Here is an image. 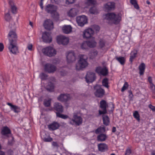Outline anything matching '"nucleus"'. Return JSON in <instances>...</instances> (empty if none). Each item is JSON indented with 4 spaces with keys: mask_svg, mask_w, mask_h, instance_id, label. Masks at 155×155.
I'll use <instances>...</instances> for the list:
<instances>
[{
    "mask_svg": "<svg viewBox=\"0 0 155 155\" xmlns=\"http://www.w3.org/2000/svg\"><path fill=\"white\" fill-rule=\"evenodd\" d=\"M8 38L9 41L8 48L10 52L13 54H16L18 52L17 47V36L14 31H10Z\"/></svg>",
    "mask_w": 155,
    "mask_h": 155,
    "instance_id": "obj_1",
    "label": "nucleus"
},
{
    "mask_svg": "<svg viewBox=\"0 0 155 155\" xmlns=\"http://www.w3.org/2000/svg\"><path fill=\"white\" fill-rule=\"evenodd\" d=\"M87 57L84 55H81L76 65V69L79 71L87 67L88 65Z\"/></svg>",
    "mask_w": 155,
    "mask_h": 155,
    "instance_id": "obj_2",
    "label": "nucleus"
},
{
    "mask_svg": "<svg viewBox=\"0 0 155 155\" xmlns=\"http://www.w3.org/2000/svg\"><path fill=\"white\" fill-rule=\"evenodd\" d=\"M105 15V19L114 24L119 23L121 19V17L119 14H116L114 13H108Z\"/></svg>",
    "mask_w": 155,
    "mask_h": 155,
    "instance_id": "obj_3",
    "label": "nucleus"
},
{
    "mask_svg": "<svg viewBox=\"0 0 155 155\" xmlns=\"http://www.w3.org/2000/svg\"><path fill=\"white\" fill-rule=\"evenodd\" d=\"M94 94L97 97L101 98L105 93L104 90L101 88V85L97 84L94 87Z\"/></svg>",
    "mask_w": 155,
    "mask_h": 155,
    "instance_id": "obj_4",
    "label": "nucleus"
},
{
    "mask_svg": "<svg viewBox=\"0 0 155 155\" xmlns=\"http://www.w3.org/2000/svg\"><path fill=\"white\" fill-rule=\"evenodd\" d=\"M70 119L69 123L72 125L79 126L82 123V119L81 117L76 114L73 115L72 119L70 118Z\"/></svg>",
    "mask_w": 155,
    "mask_h": 155,
    "instance_id": "obj_5",
    "label": "nucleus"
},
{
    "mask_svg": "<svg viewBox=\"0 0 155 155\" xmlns=\"http://www.w3.org/2000/svg\"><path fill=\"white\" fill-rule=\"evenodd\" d=\"M42 53L49 57L54 56L56 54V51L51 47H48L42 49Z\"/></svg>",
    "mask_w": 155,
    "mask_h": 155,
    "instance_id": "obj_6",
    "label": "nucleus"
},
{
    "mask_svg": "<svg viewBox=\"0 0 155 155\" xmlns=\"http://www.w3.org/2000/svg\"><path fill=\"white\" fill-rule=\"evenodd\" d=\"M76 20L78 25L81 27L83 26L87 22V18L84 15L77 17Z\"/></svg>",
    "mask_w": 155,
    "mask_h": 155,
    "instance_id": "obj_7",
    "label": "nucleus"
},
{
    "mask_svg": "<svg viewBox=\"0 0 155 155\" xmlns=\"http://www.w3.org/2000/svg\"><path fill=\"white\" fill-rule=\"evenodd\" d=\"M45 71L49 73H54L56 70V67L51 64H46L44 67Z\"/></svg>",
    "mask_w": 155,
    "mask_h": 155,
    "instance_id": "obj_8",
    "label": "nucleus"
},
{
    "mask_svg": "<svg viewBox=\"0 0 155 155\" xmlns=\"http://www.w3.org/2000/svg\"><path fill=\"white\" fill-rule=\"evenodd\" d=\"M96 76L94 72H88L85 77V79L87 83H92L96 79Z\"/></svg>",
    "mask_w": 155,
    "mask_h": 155,
    "instance_id": "obj_9",
    "label": "nucleus"
},
{
    "mask_svg": "<svg viewBox=\"0 0 155 155\" xmlns=\"http://www.w3.org/2000/svg\"><path fill=\"white\" fill-rule=\"evenodd\" d=\"M52 110L55 112L56 114L58 113H63L64 111L63 107L62 104L57 102L54 103Z\"/></svg>",
    "mask_w": 155,
    "mask_h": 155,
    "instance_id": "obj_10",
    "label": "nucleus"
},
{
    "mask_svg": "<svg viewBox=\"0 0 155 155\" xmlns=\"http://www.w3.org/2000/svg\"><path fill=\"white\" fill-rule=\"evenodd\" d=\"M108 107L106 101L104 100H101L100 102V107L103 110H99L100 115L104 114L107 113V108Z\"/></svg>",
    "mask_w": 155,
    "mask_h": 155,
    "instance_id": "obj_11",
    "label": "nucleus"
},
{
    "mask_svg": "<svg viewBox=\"0 0 155 155\" xmlns=\"http://www.w3.org/2000/svg\"><path fill=\"white\" fill-rule=\"evenodd\" d=\"M57 41L59 44L65 45L68 43L69 40L68 38L64 36L59 35L57 37Z\"/></svg>",
    "mask_w": 155,
    "mask_h": 155,
    "instance_id": "obj_12",
    "label": "nucleus"
},
{
    "mask_svg": "<svg viewBox=\"0 0 155 155\" xmlns=\"http://www.w3.org/2000/svg\"><path fill=\"white\" fill-rule=\"evenodd\" d=\"M94 33V31L92 28H88L83 31V37L84 38L87 39L90 38L92 36Z\"/></svg>",
    "mask_w": 155,
    "mask_h": 155,
    "instance_id": "obj_13",
    "label": "nucleus"
},
{
    "mask_svg": "<svg viewBox=\"0 0 155 155\" xmlns=\"http://www.w3.org/2000/svg\"><path fill=\"white\" fill-rule=\"evenodd\" d=\"M51 33L47 31H45L42 33V38L43 41L47 43H50L52 41V38Z\"/></svg>",
    "mask_w": 155,
    "mask_h": 155,
    "instance_id": "obj_14",
    "label": "nucleus"
},
{
    "mask_svg": "<svg viewBox=\"0 0 155 155\" xmlns=\"http://www.w3.org/2000/svg\"><path fill=\"white\" fill-rule=\"evenodd\" d=\"M67 60L68 63L74 62L76 59L75 54L73 51H70L68 53L66 56Z\"/></svg>",
    "mask_w": 155,
    "mask_h": 155,
    "instance_id": "obj_15",
    "label": "nucleus"
},
{
    "mask_svg": "<svg viewBox=\"0 0 155 155\" xmlns=\"http://www.w3.org/2000/svg\"><path fill=\"white\" fill-rule=\"evenodd\" d=\"M43 26L47 30H50L54 28L53 23L50 19L46 20L43 24Z\"/></svg>",
    "mask_w": 155,
    "mask_h": 155,
    "instance_id": "obj_16",
    "label": "nucleus"
},
{
    "mask_svg": "<svg viewBox=\"0 0 155 155\" xmlns=\"http://www.w3.org/2000/svg\"><path fill=\"white\" fill-rule=\"evenodd\" d=\"M96 71L99 74L105 76L108 73V69L106 67L102 68L101 67H98L96 68Z\"/></svg>",
    "mask_w": 155,
    "mask_h": 155,
    "instance_id": "obj_17",
    "label": "nucleus"
},
{
    "mask_svg": "<svg viewBox=\"0 0 155 155\" xmlns=\"http://www.w3.org/2000/svg\"><path fill=\"white\" fill-rule=\"evenodd\" d=\"M57 99L61 102H66L70 99V95L68 94H61L58 97Z\"/></svg>",
    "mask_w": 155,
    "mask_h": 155,
    "instance_id": "obj_18",
    "label": "nucleus"
},
{
    "mask_svg": "<svg viewBox=\"0 0 155 155\" xmlns=\"http://www.w3.org/2000/svg\"><path fill=\"white\" fill-rule=\"evenodd\" d=\"M59 124L56 122H54L51 124L48 125V127L50 130H54L60 127Z\"/></svg>",
    "mask_w": 155,
    "mask_h": 155,
    "instance_id": "obj_19",
    "label": "nucleus"
},
{
    "mask_svg": "<svg viewBox=\"0 0 155 155\" xmlns=\"http://www.w3.org/2000/svg\"><path fill=\"white\" fill-rule=\"evenodd\" d=\"M78 11L76 8H71L68 13V16L71 17H74L77 15Z\"/></svg>",
    "mask_w": 155,
    "mask_h": 155,
    "instance_id": "obj_20",
    "label": "nucleus"
},
{
    "mask_svg": "<svg viewBox=\"0 0 155 155\" xmlns=\"http://www.w3.org/2000/svg\"><path fill=\"white\" fill-rule=\"evenodd\" d=\"M9 4L10 6L12 13L14 14H16L17 12V8L14 2L12 1H9Z\"/></svg>",
    "mask_w": 155,
    "mask_h": 155,
    "instance_id": "obj_21",
    "label": "nucleus"
},
{
    "mask_svg": "<svg viewBox=\"0 0 155 155\" xmlns=\"http://www.w3.org/2000/svg\"><path fill=\"white\" fill-rule=\"evenodd\" d=\"M99 150L101 152H104L108 150L107 145L105 143H100L98 145Z\"/></svg>",
    "mask_w": 155,
    "mask_h": 155,
    "instance_id": "obj_22",
    "label": "nucleus"
},
{
    "mask_svg": "<svg viewBox=\"0 0 155 155\" xmlns=\"http://www.w3.org/2000/svg\"><path fill=\"white\" fill-rule=\"evenodd\" d=\"M72 28L70 25H65L62 28L63 31L65 34H68L71 31Z\"/></svg>",
    "mask_w": 155,
    "mask_h": 155,
    "instance_id": "obj_23",
    "label": "nucleus"
},
{
    "mask_svg": "<svg viewBox=\"0 0 155 155\" xmlns=\"http://www.w3.org/2000/svg\"><path fill=\"white\" fill-rule=\"evenodd\" d=\"M107 137L106 134H101L97 137V140L98 141H105Z\"/></svg>",
    "mask_w": 155,
    "mask_h": 155,
    "instance_id": "obj_24",
    "label": "nucleus"
},
{
    "mask_svg": "<svg viewBox=\"0 0 155 155\" xmlns=\"http://www.w3.org/2000/svg\"><path fill=\"white\" fill-rule=\"evenodd\" d=\"M137 51L134 50L132 51L130 54L129 61L131 63H132L133 60L137 57Z\"/></svg>",
    "mask_w": 155,
    "mask_h": 155,
    "instance_id": "obj_25",
    "label": "nucleus"
},
{
    "mask_svg": "<svg viewBox=\"0 0 155 155\" xmlns=\"http://www.w3.org/2000/svg\"><path fill=\"white\" fill-rule=\"evenodd\" d=\"M54 84L51 82H48V85L45 87V88L47 91L49 92L53 91H54Z\"/></svg>",
    "mask_w": 155,
    "mask_h": 155,
    "instance_id": "obj_26",
    "label": "nucleus"
},
{
    "mask_svg": "<svg viewBox=\"0 0 155 155\" xmlns=\"http://www.w3.org/2000/svg\"><path fill=\"white\" fill-rule=\"evenodd\" d=\"M1 133L3 135H6L7 134H10L11 131L6 126L3 127L1 131Z\"/></svg>",
    "mask_w": 155,
    "mask_h": 155,
    "instance_id": "obj_27",
    "label": "nucleus"
},
{
    "mask_svg": "<svg viewBox=\"0 0 155 155\" xmlns=\"http://www.w3.org/2000/svg\"><path fill=\"white\" fill-rule=\"evenodd\" d=\"M53 5L51 4L48 5L45 8V10L48 13H50L51 14L52 13L54 10H53Z\"/></svg>",
    "mask_w": 155,
    "mask_h": 155,
    "instance_id": "obj_28",
    "label": "nucleus"
},
{
    "mask_svg": "<svg viewBox=\"0 0 155 155\" xmlns=\"http://www.w3.org/2000/svg\"><path fill=\"white\" fill-rule=\"evenodd\" d=\"M103 124L105 126H108L110 123V118L107 115H104L103 117Z\"/></svg>",
    "mask_w": 155,
    "mask_h": 155,
    "instance_id": "obj_29",
    "label": "nucleus"
},
{
    "mask_svg": "<svg viewBox=\"0 0 155 155\" xmlns=\"http://www.w3.org/2000/svg\"><path fill=\"white\" fill-rule=\"evenodd\" d=\"M114 2H109L105 5V8L108 10H110L114 8Z\"/></svg>",
    "mask_w": 155,
    "mask_h": 155,
    "instance_id": "obj_30",
    "label": "nucleus"
},
{
    "mask_svg": "<svg viewBox=\"0 0 155 155\" xmlns=\"http://www.w3.org/2000/svg\"><path fill=\"white\" fill-rule=\"evenodd\" d=\"M115 59L117 60L121 64L124 65L126 59L124 57L116 56Z\"/></svg>",
    "mask_w": 155,
    "mask_h": 155,
    "instance_id": "obj_31",
    "label": "nucleus"
},
{
    "mask_svg": "<svg viewBox=\"0 0 155 155\" xmlns=\"http://www.w3.org/2000/svg\"><path fill=\"white\" fill-rule=\"evenodd\" d=\"M145 68V65L144 63H142L139 65V68L140 70L139 74L140 75H142L143 74Z\"/></svg>",
    "mask_w": 155,
    "mask_h": 155,
    "instance_id": "obj_32",
    "label": "nucleus"
},
{
    "mask_svg": "<svg viewBox=\"0 0 155 155\" xmlns=\"http://www.w3.org/2000/svg\"><path fill=\"white\" fill-rule=\"evenodd\" d=\"M105 131V127L104 126L100 127L95 130V133L97 134L99 133L104 132Z\"/></svg>",
    "mask_w": 155,
    "mask_h": 155,
    "instance_id": "obj_33",
    "label": "nucleus"
},
{
    "mask_svg": "<svg viewBox=\"0 0 155 155\" xmlns=\"http://www.w3.org/2000/svg\"><path fill=\"white\" fill-rule=\"evenodd\" d=\"M106 43V41L105 40L103 39H101L99 42V47L101 48L104 47Z\"/></svg>",
    "mask_w": 155,
    "mask_h": 155,
    "instance_id": "obj_34",
    "label": "nucleus"
},
{
    "mask_svg": "<svg viewBox=\"0 0 155 155\" xmlns=\"http://www.w3.org/2000/svg\"><path fill=\"white\" fill-rule=\"evenodd\" d=\"M130 2L132 5H134L136 9H139V7L136 0H130Z\"/></svg>",
    "mask_w": 155,
    "mask_h": 155,
    "instance_id": "obj_35",
    "label": "nucleus"
},
{
    "mask_svg": "<svg viewBox=\"0 0 155 155\" xmlns=\"http://www.w3.org/2000/svg\"><path fill=\"white\" fill-rule=\"evenodd\" d=\"M88 46L90 48H94L95 47L96 45V43L93 41H87Z\"/></svg>",
    "mask_w": 155,
    "mask_h": 155,
    "instance_id": "obj_36",
    "label": "nucleus"
},
{
    "mask_svg": "<svg viewBox=\"0 0 155 155\" xmlns=\"http://www.w3.org/2000/svg\"><path fill=\"white\" fill-rule=\"evenodd\" d=\"M62 113H57L56 116L62 119H65L69 117L68 116L66 115L61 114Z\"/></svg>",
    "mask_w": 155,
    "mask_h": 155,
    "instance_id": "obj_37",
    "label": "nucleus"
},
{
    "mask_svg": "<svg viewBox=\"0 0 155 155\" xmlns=\"http://www.w3.org/2000/svg\"><path fill=\"white\" fill-rule=\"evenodd\" d=\"M51 16L55 20H58L59 18V15L58 13L54 10L51 14Z\"/></svg>",
    "mask_w": 155,
    "mask_h": 155,
    "instance_id": "obj_38",
    "label": "nucleus"
},
{
    "mask_svg": "<svg viewBox=\"0 0 155 155\" xmlns=\"http://www.w3.org/2000/svg\"><path fill=\"white\" fill-rule=\"evenodd\" d=\"M11 110L16 113H18L20 112L21 110L20 107L15 105L12 107Z\"/></svg>",
    "mask_w": 155,
    "mask_h": 155,
    "instance_id": "obj_39",
    "label": "nucleus"
},
{
    "mask_svg": "<svg viewBox=\"0 0 155 155\" xmlns=\"http://www.w3.org/2000/svg\"><path fill=\"white\" fill-rule=\"evenodd\" d=\"M89 12L92 14H97L98 13L97 10L94 6L91 8L89 10Z\"/></svg>",
    "mask_w": 155,
    "mask_h": 155,
    "instance_id": "obj_40",
    "label": "nucleus"
},
{
    "mask_svg": "<svg viewBox=\"0 0 155 155\" xmlns=\"http://www.w3.org/2000/svg\"><path fill=\"white\" fill-rule=\"evenodd\" d=\"M108 81L107 78H106L103 79L102 81V85L104 86L107 87H108Z\"/></svg>",
    "mask_w": 155,
    "mask_h": 155,
    "instance_id": "obj_41",
    "label": "nucleus"
},
{
    "mask_svg": "<svg viewBox=\"0 0 155 155\" xmlns=\"http://www.w3.org/2000/svg\"><path fill=\"white\" fill-rule=\"evenodd\" d=\"M133 116L138 121L140 120V115L138 112L137 111H135L133 114Z\"/></svg>",
    "mask_w": 155,
    "mask_h": 155,
    "instance_id": "obj_42",
    "label": "nucleus"
},
{
    "mask_svg": "<svg viewBox=\"0 0 155 155\" xmlns=\"http://www.w3.org/2000/svg\"><path fill=\"white\" fill-rule=\"evenodd\" d=\"M40 77L42 80H45L47 79L48 75L44 73H41L40 74Z\"/></svg>",
    "mask_w": 155,
    "mask_h": 155,
    "instance_id": "obj_43",
    "label": "nucleus"
},
{
    "mask_svg": "<svg viewBox=\"0 0 155 155\" xmlns=\"http://www.w3.org/2000/svg\"><path fill=\"white\" fill-rule=\"evenodd\" d=\"M88 47L87 41H84L81 44V47L82 49H86Z\"/></svg>",
    "mask_w": 155,
    "mask_h": 155,
    "instance_id": "obj_44",
    "label": "nucleus"
},
{
    "mask_svg": "<svg viewBox=\"0 0 155 155\" xmlns=\"http://www.w3.org/2000/svg\"><path fill=\"white\" fill-rule=\"evenodd\" d=\"M43 140L45 142H51L52 140V138L50 136H48L47 137H45L44 136L41 137Z\"/></svg>",
    "mask_w": 155,
    "mask_h": 155,
    "instance_id": "obj_45",
    "label": "nucleus"
},
{
    "mask_svg": "<svg viewBox=\"0 0 155 155\" xmlns=\"http://www.w3.org/2000/svg\"><path fill=\"white\" fill-rule=\"evenodd\" d=\"M51 100L49 99L48 100H45L44 102V104L45 106L48 107L51 105Z\"/></svg>",
    "mask_w": 155,
    "mask_h": 155,
    "instance_id": "obj_46",
    "label": "nucleus"
},
{
    "mask_svg": "<svg viewBox=\"0 0 155 155\" xmlns=\"http://www.w3.org/2000/svg\"><path fill=\"white\" fill-rule=\"evenodd\" d=\"M96 2L95 0H87V4L88 5H94L95 4Z\"/></svg>",
    "mask_w": 155,
    "mask_h": 155,
    "instance_id": "obj_47",
    "label": "nucleus"
},
{
    "mask_svg": "<svg viewBox=\"0 0 155 155\" xmlns=\"http://www.w3.org/2000/svg\"><path fill=\"white\" fill-rule=\"evenodd\" d=\"M5 18L7 21H9L11 19V17L9 13H6L5 15Z\"/></svg>",
    "mask_w": 155,
    "mask_h": 155,
    "instance_id": "obj_48",
    "label": "nucleus"
},
{
    "mask_svg": "<svg viewBox=\"0 0 155 155\" xmlns=\"http://www.w3.org/2000/svg\"><path fill=\"white\" fill-rule=\"evenodd\" d=\"M128 83L127 82H125L124 84L122 87L121 91L122 92H123L125 90H126L128 88Z\"/></svg>",
    "mask_w": 155,
    "mask_h": 155,
    "instance_id": "obj_49",
    "label": "nucleus"
},
{
    "mask_svg": "<svg viewBox=\"0 0 155 155\" xmlns=\"http://www.w3.org/2000/svg\"><path fill=\"white\" fill-rule=\"evenodd\" d=\"M93 30L96 31L97 32L100 29L99 27L97 25H94L92 26Z\"/></svg>",
    "mask_w": 155,
    "mask_h": 155,
    "instance_id": "obj_50",
    "label": "nucleus"
},
{
    "mask_svg": "<svg viewBox=\"0 0 155 155\" xmlns=\"http://www.w3.org/2000/svg\"><path fill=\"white\" fill-rule=\"evenodd\" d=\"M51 2L53 4H59L61 2L60 0H51Z\"/></svg>",
    "mask_w": 155,
    "mask_h": 155,
    "instance_id": "obj_51",
    "label": "nucleus"
},
{
    "mask_svg": "<svg viewBox=\"0 0 155 155\" xmlns=\"http://www.w3.org/2000/svg\"><path fill=\"white\" fill-rule=\"evenodd\" d=\"M150 88L152 91H154L155 90V86L153 84H150Z\"/></svg>",
    "mask_w": 155,
    "mask_h": 155,
    "instance_id": "obj_52",
    "label": "nucleus"
},
{
    "mask_svg": "<svg viewBox=\"0 0 155 155\" xmlns=\"http://www.w3.org/2000/svg\"><path fill=\"white\" fill-rule=\"evenodd\" d=\"M131 153V149L129 148H127L126 150V152L125 155H128Z\"/></svg>",
    "mask_w": 155,
    "mask_h": 155,
    "instance_id": "obj_53",
    "label": "nucleus"
},
{
    "mask_svg": "<svg viewBox=\"0 0 155 155\" xmlns=\"http://www.w3.org/2000/svg\"><path fill=\"white\" fill-rule=\"evenodd\" d=\"M148 107L153 112L155 111V107L152 105L151 104H150L148 105Z\"/></svg>",
    "mask_w": 155,
    "mask_h": 155,
    "instance_id": "obj_54",
    "label": "nucleus"
},
{
    "mask_svg": "<svg viewBox=\"0 0 155 155\" xmlns=\"http://www.w3.org/2000/svg\"><path fill=\"white\" fill-rule=\"evenodd\" d=\"M74 2V0H66V3L68 4H72Z\"/></svg>",
    "mask_w": 155,
    "mask_h": 155,
    "instance_id": "obj_55",
    "label": "nucleus"
},
{
    "mask_svg": "<svg viewBox=\"0 0 155 155\" xmlns=\"http://www.w3.org/2000/svg\"><path fill=\"white\" fill-rule=\"evenodd\" d=\"M4 46L3 44L2 43H0V51H2L3 49Z\"/></svg>",
    "mask_w": 155,
    "mask_h": 155,
    "instance_id": "obj_56",
    "label": "nucleus"
},
{
    "mask_svg": "<svg viewBox=\"0 0 155 155\" xmlns=\"http://www.w3.org/2000/svg\"><path fill=\"white\" fill-rule=\"evenodd\" d=\"M129 97L131 98H132L133 97V95L132 94V92L131 91H129Z\"/></svg>",
    "mask_w": 155,
    "mask_h": 155,
    "instance_id": "obj_57",
    "label": "nucleus"
},
{
    "mask_svg": "<svg viewBox=\"0 0 155 155\" xmlns=\"http://www.w3.org/2000/svg\"><path fill=\"white\" fill-rule=\"evenodd\" d=\"M40 7L42 9H43V1H40Z\"/></svg>",
    "mask_w": 155,
    "mask_h": 155,
    "instance_id": "obj_58",
    "label": "nucleus"
},
{
    "mask_svg": "<svg viewBox=\"0 0 155 155\" xmlns=\"http://www.w3.org/2000/svg\"><path fill=\"white\" fill-rule=\"evenodd\" d=\"M32 47V45L30 44L28 45V48L29 50H31Z\"/></svg>",
    "mask_w": 155,
    "mask_h": 155,
    "instance_id": "obj_59",
    "label": "nucleus"
},
{
    "mask_svg": "<svg viewBox=\"0 0 155 155\" xmlns=\"http://www.w3.org/2000/svg\"><path fill=\"white\" fill-rule=\"evenodd\" d=\"M148 81L150 84L152 83V79L151 77H149L148 78Z\"/></svg>",
    "mask_w": 155,
    "mask_h": 155,
    "instance_id": "obj_60",
    "label": "nucleus"
},
{
    "mask_svg": "<svg viewBox=\"0 0 155 155\" xmlns=\"http://www.w3.org/2000/svg\"><path fill=\"white\" fill-rule=\"evenodd\" d=\"M7 104L8 105H9L11 109L12 108V107L15 105H13L12 104L10 103H7Z\"/></svg>",
    "mask_w": 155,
    "mask_h": 155,
    "instance_id": "obj_61",
    "label": "nucleus"
},
{
    "mask_svg": "<svg viewBox=\"0 0 155 155\" xmlns=\"http://www.w3.org/2000/svg\"><path fill=\"white\" fill-rule=\"evenodd\" d=\"M116 128L115 127H113L112 129V132L114 133L116 131Z\"/></svg>",
    "mask_w": 155,
    "mask_h": 155,
    "instance_id": "obj_62",
    "label": "nucleus"
},
{
    "mask_svg": "<svg viewBox=\"0 0 155 155\" xmlns=\"http://www.w3.org/2000/svg\"><path fill=\"white\" fill-rule=\"evenodd\" d=\"M152 98L154 99H155V93L154 92V91H153L152 94Z\"/></svg>",
    "mask_w": 155,
    "mask_h": 155,
    "instance_id": "obj_63",
    "label": "nucleus"
},
{
    "mask_svg": "<svg viewBox=\"0 0 155 155\" xmlns=\"http://www.w3.org/2000/svg\"><path fill=\"white\" fill-rule=\"evenodd\" d=\"M0 155H5V152L0 150Z\"/></svg>",
    "mask_w": 155,
    "mask_h": 155,
    "instance_id": "obj_64",
    "label": "nucleus"
}]
</instances>
